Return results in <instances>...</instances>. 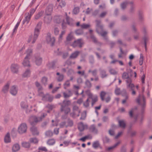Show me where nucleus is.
Wrapping results in <instances>:
<instances>
[{
    "label": "nucleus",
    "instance_id": "1",
    "mask_svg": "<svg viewBox=\"0 0 152 152\" xmlns=\"http://www.w3.org/2000/svg\"><path fill=\"white\" fill-rule=\"evenodd\" d=\"M88 96V98L86 100L83 102V106L86 108H88L89 106V99L92 100L91 105L93 107L95 103L98 101V97L96 95H94L91 93L89 90H87L86 92Z\"/></svg>",
    "mask_w": 152,
    "mask_h": 152
},
{
    "label": "nucleus",
    "instance_id": "2",
    "mask_svg": "<svg viewBox=\"0 0 152 152\" xmlns=\"http://www.w3.org/2000/svg\"><path fill=\"white\" fill-rule=\"evenodd\" d=\"M42 23L39 22L37 24L34 30V34L33 36H30L28 40V42L29 43L31 42L32 44L34 43L37 39L40 30L41 28Z\"/></svg>",
    "mask_w": 152,
    "mask_h": 152
},
{
    "label": "nucleus",
    "instance_id": "3",
    "mask_svg": "<svg viewBox=\"0 0 152 152\" xmlns=\"http://www.w3.org/2000/svg\"><path fill=\"white\" fill-rule=\"evenodd\" d=\"M96 26L98 28L96 30L97 32L103 37L104 39L107 40V38L106 35L107 34V33L106 31H102L103 26L100 25L101 21L100 20H96Z\"/></svg>",
    "mask_w": 152,
    "mask_h": 152
},
{
    "label": "nucleus",
    "instance_id": "4",
    "mask_svg": "<svg viewBox=\"0 0 152 152\" xmlns=\"http://www.w3.org/2000/svg\"><path fill=\"white\" fill-rule=\"evenodd\" d=\"M32 51L31 49H28L26 51V56L22 64L24 66L30 67V64L29 60L32 54Z\"/></svg>",
    "mask_w": 152,
    "mask_h": 152
},
{
    "label": "nucleus",
    "instance_id": "5",
    "mask_svg": "<svg viewBox=\"0 0 152 152\" xmlns=\"http://www.w3.org/2000/svg\"><path fill=\"white\" fill-rule=\"evenodd\" d=\"M46 115V114L43 113L42 115L39 117L36 116H32L30 118V123L31 125H33L35 123H37L42 121V119Z\"/></svg>",
    "mask_w": 152,
    "mask_h": 152
},
{
    "label": "nucleus",
    "instance_id": "6",
    "mask_svg": "<svg viewBox=\"0 0 152 152\" xmlns=\"http://www.w3.org/2000/svg\"><path fill=\"white\" fill-rule=\"evenodd\" d=\"M76 112L79 113L80 112V110L77 106L74 104L72 108V112L70 113V116L74 118L79 116V114H77L76 113Z\"/></svg>",
    "mask_w": 152,
    "mask_h": 152
},
{
    "label": "nucleus",
    "instance_id": "7",
    "mask_svg": "<svg viewBox=\"0 0 152 152\" xmlns=\"http://www.w3.org/2000/svg\"><path fill=\"white\" fill-rule=\"evenodd\" d=\"M46 40L48 43L50 44L51 46H53L55 43V39L54 37H52L51 34L48 33L47 34Z\"/></svg>",
    "mask_w": 152,
    "mask_h": 152
},
{
    "label": "nucleus",
    "instance_id": "8",
    "mask_svg": "<svg viewBox=\"0 0 152 152\" xmlns=\"http://www.w3.org/2000/svg\"><path fill=\"white\" fill-rule=\"evenodd\" d=\"M122 78L124 79H126V86L128 84H130L132 83V80L131 78L129 77L128 74L126 72H124L122 76Z\"/></svg>",
    "mask_w": 152,
    "mask_h": 152
},
{
    "label": "nucleus",
    "instance_id": "9",
    "mask_svg": "<svg viewBox=\"0 0 152 152\" xmlns=\"http://www.w3.org/2000/svg\"><path fill=\"white\" fill-rule=\"evenodd\" d=\"M27 126L26 124L23 123L20 124L18 126V132L20 134H23L25 133L27 130Z\"/></svg>",
    "mask_w": 152,
    "mask_h": 152
},
{
    "label": "nucleus",
    "instance_id": "10",
    "mask_svg": "<svg viewBox=\"0 0 152 152\" xmlns=\"http://www.w3.org/2000/svg\"><path fill=\"white\" fill-rule=\"evenodd\" d=\"M145 99L143 95H140L136 99L137 102L142 107H144L145 105Z\"/></svg>",
    "mask_w": 152,
    "mask_h": 152
},
{
    "label": "nucleus",
    "instance_id": "11",
    "mask_svg": "<svg viewBox=\"0 0 152 152\" xmlns=\"http://www.w3.org/2000/svg\"><path fill=\"white\" fill-rule=\"evenodd\" d=\"M83 44V42L81 39H79L77 40L74 41L73 43L71 45L73 47L78 46L81 48L82 46V45Z\"/></svg>",
    "mask_w": 152,
    "mask_h": 152
},
{
    "label": "nucleus",
    "instance_id": "12",
    "mask_svg": "<svg viewBox=\"0 0 152 152\" xmlns=\"http://www.w3.org/2000/svg\"><path fill=\"white\" fill-rule=\"evenodd\" d=\"M72 33V32H70L67 37L66 40L65 42V43L66 45H71V42L74 38Z\"/></svg>",
    "mask_w": 152,
    "mask_h": 152
},
{
    "label": "nucleus",
    "instance_id": "13",
    "mask_svg": "<svg viewBox=\"0 0 152 152\" xmlns=\"http://www.w3.org/2000/svg\"><path fill=\"white\" fill-rule=\"evenodd\" d=\"M60 110L61 112H63L66 115L70 111V109L68 107H65L63 105H61Z\"/></svg>",
    "mask_w": 152,
    "mask_h": 152
},
{
    "label": "nucleus",
    "instance_id": "14",
    "mask_svg": "<svg viewBox=\"0 0 152 152\" xmlns=\"http://www.w3.org/2000/svg\"><path fill=\"white\" fill-rule=\"evenodd\" d=\"M19 67L16 64H12L11 66V71L13 73H17L18 71Z\"/></svg>",
    "mask_w": 152,
    "mask_h": 152
},
{
    "label": "nucleus",
    "instance_id": "15",
    "mask_svg": "<svg viewBox=\"0 0 152 152\" xmlns=\"http://www.w3.org/2000/svg\"><path fill=\"white\" fill-rule=\"evenodd\" d=\"M53 9V5L51 4L49 5L47 7L45 11L46 14L48 15H51Z\"/></svg>",
    "mask_w": 152,
    "mask_h": 152
},
{
    "label": "nucleus",
    "instance_id": "16",
    "mask_svg": "<svg viewBox=\"0 0 152 152\" xmlns=\"http://www.w3.org/2000/svg\"><path fill=\"white\" fill-rule=\"evenodd\" d=\"M126 87L127 88L129 89L132 91V95H134L136 94V92L134 90L135 86L132 83L130 84H128L126 86Z\"/></svg>",
    "mask_w": 152,
    "mask_h": 152
},
{
    "label": "nucleus",
    "instance_id": "17",
    "mask_svg": "<svg viewBox=\"0 0 152 152\" xmlns=\"http://www.w3.org/2000/svg\"><path fill=\"white\" fill-rule=\"evenodd\" d=\"M52 17L51 15L46 14L44 18V22L47 24L49 23L51 21Z\"/></svg>",
    "mask_w": 152,
    "mask_h": 152
},
{
    "label": "nucleus",
    "instance_id": "18",
    "mask_svg": "<svg viewBox=\"0 0 152 152\" xmlns=\"http://www.w3.org/2000/svg\"><path fill=\"white\" fill-rule=\"evenodd\" d=\"M48 94H44L43 92H39L38 95L42 97V100L44 101H47L48 97Z\"/></svg>",
    "mask_w": 152,
    "mask_h": 152
},
{
    "label": "nucleus",
    "instance_id": "19",
    "mask_svg": "<svg viewBox=\"0 0 152 152\" xmlns=\"http://www.w3.org/2000/svg\"><path fill=\"white\" fill-rule=\"evenodd\" d=\"M67 91V92H64L63 93L64 98H68L73 95V93L70 90H68Z\"/></svg>",
    "mask_w": 152,
    "mask_h": 152
},
{
    "label": "nucleus",
    "instance_id": "20",
    "mask_svg": "<svg viewBox=\"0 0 152 152\" xmlns=\"http://www.w3.org/2000/svg\"><path fill=\"white\" fill-rule=\"evenodd\" d=\"M42 61V58L39 56L35 57V62L37 66L40 65Z\"/></svg>",
    "mask_w": 152,
    "mask_h": 152
},
{
    "label": "nucleus",
    "instance_id": "21",
    "mask_svg": "<svg viewBox=\"0 0 152 152\" xmlns=\"http://www.w3.org/2000/svg\"><path fill=\"white\" fill-rule=\"evenodd\" d=\"M18 92V89L15 86H12L10 90V93L13 95H15Z\"/></svg>",
    "mask_w": 152,
    "mask_h": 152
},
{
    "label": "nucleus",
    "instance_id": "22",
    "mask_svg": "<svg viewBox=\"0 0 152 152\" xmlns=\"http://www.w3.org/2000/svg\"><path fill=\"white\" fill-rule=\"evenodd\" d=\"M100 75L101 77L104 78L106 77L107 76V74L106 73L105 70L103 69H99Z\"/></svg>",
    "mask_w": 152,
    "mask_h": 152
},
{
    "label": "nucleus",
    "instance_id": "23",
    "mask_svg": "<svg viewBox=\"0 0 152 152\" xmlns=\"http://www.w3.org/2000/svg\"><path fill=\"white\" fill-rule=\"evenodd\" d=\"M80 53V52L78 51H75L72 53L69 57L70 58L74 59L76 58Z\"/></svg>",
    "mask_w": 152,
    "mask_h": 152
},
{
    "label": "nucleus",
    "instance_id": "24",
    "mask_svg": "<svg viewBox=\"0 0 152 152\" xmlns=\"http://www.w3.org/2000/svg\"><path fill=\"white\" fill-rule=\"evenodd\" d=\"M90 130L92 132L97 134L98 133V131L97 129L96 128V127L94 125H92L90 128Z\"/></svg>",
    "mask_w": 152,
    "mask_h": 152
},
{
    "label": "nucleus",
    "instance_id": "25",
    "mask_svg": "<svg viewBox=\"0 0 152 152\" xmlns=\"http://www.w3.org/2000/svg\"><path fill=\"white\" fill-rule=\"evenodd\" d=\"M92 147L95 149H96L98 147H100V144L99 141L96 140L94 141L92 144Z\"/></svg>",
    "mask_w": 152,
    "mask_h": 152
},
{
    "label": "nucleus",
    "instance_id": "26",
    "mask_svg": "<svg viewBox=\"0 0 152 152\" xmlns=\"http://www.w3.org/2000/svg\"><path fill=\"white\" fill-rule=\"evenodd\" d=\"M20 149V146L18 144H15L12 148V151L15 152L18 151Z\"/></svg>",
    "mask_w": 152,
    "mask_h": 152
},
{
    "label": "nucleus",
    "instance_id": "27",
    "mask_svg": "<svg viewBox=\"0 0 152 152\" xmlns=\"http://www.w3.org/2000/svg\"><path fill=\"white\" fill-rule=\"evenodd\" d=\"M26 15V16L25 17V19L22 22L23 24H24L25 23L28 24L30 20L31 17L29 16H28L27 15Z\"/></svg>",
    "mask_w": 152,
    "mask_h": 152
},
{
    "label": "nucleus",
    "instance_id": "28",
    "mask_svg": "<svg viewBox=\"0 0 152 152\" xmlns=\"http://www.w3.org/2000/svg\"><path fill=\"white\" fill-rule=\"evenodd\" d=\"M66 23L69 25L70 26L73 25V20L72 18H70L69 17H67L66 18Z\"/></svg>",
    "mask_w": 152,
    "mask_h": 152
},
{
    "label": "nucleus",
    "instance_id": "29",
    "mask_svg": "<svg viewBox=\"0 0 152 152\" xmlns=\"http://www.w3.org/2000/svg\"><path fill=\"white\" fill-rule=\"evenodd\" d=\"M71 101L69 100H64L63 101L62 104L60 103L61 105H63L65 107H68L71 104Z\"/></svg>",
    "mask_w": 152,
    "mask_h": 152
},
{
    "label": "nucleus",
    "instance_id": "30",
    "mask_svg": "<svg viewBox=\"0 0 152 152\" xmlns=\"http://www.w3.org/2000/svg\"><path fill=\"white\" fill-rule=\"evenodd\" d=\"M31 130L34 135H38L39 134L37 128L33 126L31 127Z\"/></svg>",
    "mask_w": 152,
    "mask_h": 152
},
{
    "label": "nucleus",
    "instance_id": "31",
    "mask_svg": "<svg viewBox=\"0 0 152 152\" xmlns=\"http://www.w3.org/2000/svg\"><path fill=\"white\" fill-rule=\"evenodd\" d=\"M4 141L6 143H8L10 142V138L9 133H7L6 135L5 136L4 138Z\"/></svg>",
    "mask_w": 152,
    "mask_h": 152
},
{
    "label": "nucleus",
    "instance_id": "32",
    "mask_svg": "<svg viewBox=\"0 0 152 152\" xmlns=\"http://www.w3.org/2000/svg\"><path fill=\"white\" fill-rule=\"evenodd\" d=\"M120 143V141H118L115 143L112 146L108 148L107 150L108 151H109L110 150L113 149L115 148Z\"/></svg>",
    "mask_w": 152,
    "mask_h": 152
},
{
    "label": "nucleus",
    "instance_id": "33",
    "mask_svg": "<svg viewBox=\"0 0 152 152\" xmlns=\"http://www.w3.org/2000/svg\"><path fill=\"white\" fill-rule=\"evenodd\" d=\"M118 124L119 126L122 128H124L126 126V123L123 120H119Z\"/></svg>",
    "mask_w": 152,
    "mask_h": 152
},
{
    "label": "nucleus",
    "instance_id": "34",
    "mask_svg": "<svg viewBox=\"0 0 152 152\" xmlns=\"http://www.w3.org/2000/svg\"><path fill=\"white\" fill-rule=\"evenodd\" d=\"M85 126L82 122L78 124V128L80 131H83L85 129Z\"/></svg>",
    "mask_w": 152,
    "mask_h": 152
},
{
    "label": "nucleus",
    "instance_id": "35",
    "mask_svg": "<svg viewBox=\"0 0 152 152\" xmlns=\"http://www.w3.org/2000/svg\"><path fill=\"white\" fill-rule=\"evenodd\" d=\"M44 13V11H41L39 12L38 14L35 15V19L36 20H37L42 16Z\"/></svg>",
    "mask_w": 152,
    "mask_h": 152
},
{
    "label": "nucleus",
    "instance_id": "36",
    "mask_svg": "<svg viewBox=\"0 0 152 152\" xmlns=\"http://www.w3.org/2000/svg\"><path fill=\"white\" fill-rule=\"evenodd\" d=\"M37 6L36 7L35 9H31L30 11V13L28 12H27L26 14V15H27L28 16H29L30 17H31V16L33 15V14L34 13L35 11H36L37 8Z\"/></svg>",
    "mask_w": 152,
    "mask_h": 152
},
{
    "label": "nucleus",
    "instance_id": "37",
    "mask_svg": "<svg viewBox=\"0 0 152 152\" xmlns=\"http://www.w3.org/2000/svg\"><path fill=\"white\" fill-rule=\"evenodd\" d=\"M30 75V71L29 69H27L23 73V76L24 77H29Z\"/></svg>",
    "mask_w": 152,
    "mask_h": 152
},
{
    "label": "nucleus",
    "instance_id": "38",
    "mask_svg": "<svg viewBox=\"0 0 152 152\" xmlns=\"http://www.w3.org/2000/svg\"><path fill=\"white\" fill-rule=\"evenodd\" d=\"M130 4V2H129L127 1H126L123 2L121 4V7L122 9L124 10L126 7L127 5L128 4Z\"/></svg>",
    "mask_w": 152,
    "mask_h": 152
},
{
    "label": "nucleus",
    "instance_id": "39",
    "mask_svg": "<svg viewBox=\"0 0 152 152\" xmlns=\"http://www.w3.org/2000/svg\"><path fill=\"white\" fill-rule=\"evenodd\" d=\"M9 85V84L7 83L4 86L2 90V91L4 93H6L8 92Z\"/></svg>",
    "mask_w": 152,
    "mask_h": 152
},
{
    "label": "nucleus",
    "instance_id": "40",
    "mask_svg": "<svg viewBox=\"0 0 152 152\" xmlns=\"http://www.w3.org/2000/svg\"><path fill=\"white\" fill-rule=\"evenodd\" d=\"M20 105L21 107L24 109H26L27 108L28 105L26 102H22L21 103Z\"/></svg>",
    "mask_w": 152,
    "mask_h": 152
},
{
    "label": "nucleus",
    "instance_id": "41",
    "mask_svg": "<svg viewBox=\"0 0 152 152\" xmlns=\"http://www.w3.org/2000/svg\"><path fill=\"white\" fill-rule=\"evenodd\" d=\"M56 62L55 61H53L51 62H49L47 64L48 66L50 68H53Z\"/></svg>",
    "mask_w": 152,
    "mask_h": 152
},
{
    "label": "nucleus",
    "instance_id": "42",
    "mask_svg": "<svg viewBox=\"0 0 152 152\" xmlns=\"http://www.w3.org/2000/svg\"><path fill=\"white\" fill-rule=\"evenodd\" d=\"M22 146L25 148H28L30 147V145L29 142H23L22 143Z\"/></svg>",
    "mask_w": 152,
    "mask_h": 152
},
{
    "label": "nucleus",
    "instance_id": "43",
    "mask_svg": "<svg viewBox=\"0 0 152 152\" xmlns=\"http://www.w3.org/2000/svg\"><path fill=\"white\" fill-rule=\"evenodd\" d=\"M86 87L88 88H90L92 86V84L88 80H86L85 82Z\"/></svg>",
    "mask_w": 152,
    "mask_h": 152
},
{
    "label": "nucleus",
    "instance_id": "44",
    "mask_svg": "<svg viewBox=\"0 0 152 152\" xmlns=\"http://www.w3.org/2000/svg\"><path fill=\"white\" fill-rule=\"evenodd\" d=\"M45 135L46 137H50L53 136V133L52 131L50 130H48L45 132Z\"/></svg>",
    "mask_w": 152,
    "mask_h": 152
},
{
    "label": "nucleus",
    "instance_id": "45",
    "mask_svg": "<svg viewBox=\"0 0 152 152\" xmlns=\"http://www.w3.org/2000/svg\"><path fill=\"white\" fill-rule=\"evenodd\" d=\"M88 72L89 73L91 72L92 75L94 77H96L97 75V70L96 69H95L92 71L91 69H89Z\"/></svg>",
    "mask_w": 152,
    "mask_h": 152
},
{
    "label": "nucleus",
    "instance_id": "46",
    "mask_svg": "<svg viewBox=\"0 0 152 152\" xmlns=\"http://www.w3.org/2000/svg\"><path fill=\"white\" fill-rule=\"evenodd\" d=\"M65 33V31H63L61 32V34H60L58 39L59 42H61L62 39V36Z\"/></svg>",
    "mask_w": 152,
    "mask_h": 152
},
{
    "label": "nucleus",
    "instance_id": "47",
    "mask_svg": "<svg viewBox=\"0 0 152 152\" xmlns=\"http://www.w3.org/2000/svg\"><path fill=\"white\" fill-rule=\"evenodd\" d=\"M59 126L61 128H63L64 127L67 128L68 127V126H67L66 122L65 121H63L61 122L59 124Z\"/></svg>",
    "mask_w": 152,
    "mask_h": 152
},
{
    "label": "nucleus",
    "instance_id": "48",
    "mask_svg": "<svg viewBox=\"0 0 152 152\" xmlns=\"http://www.w3.org/2000/svg\"><path fill=\"white\" fill-rule=\"evenodd\" d=\"M102 140L104 143H107L110 142L109 138L107 136H105L102 138Z\"/></svg>",
    "mask_w": 152,
    "mask_h": 152
},
{
    "label": "nucleus",
    "instance_id": "49",
    "mask_svg": "<svg viewBox=\"0 0 152 152\" xmlns=\"http://www.w3.org/2000/svg\"><path fill=\"white\" fill-rule=\"evenodd\" d=\"M29 141L31 143L34 144L37 143L38 142V140L36 138H31L29 140Z\"/></svg>",
    "mask_w": 152,
    "mask_h": 152
},
{
    "label": "nucleus",
    "instance_id": "50",
    "mask_svg": "<svg viewBox=\"0 0 152 152\" xmlns=\"http://www.w3.org/2000/svg\"><path fill=\"white\" fill-rule=\"evenodd\" d=\"M55 140L53 139H50L47 141V143L49 145H53L55 143Z\"/></svg>",
    "mask_w": 152,
    "mask_h": 152
},
{
    "label": "nucleus",
    "instance_id": "51",
    "mask_svg": "<svg viewBox=\"0 0 152 152\" xmlns=\"http://www.w3.org/2000/svg\"><path fill=\"white\" fill-rule=\"evenodd\" d=\"M90 25L89 24L83 23L80 26L83 29H87L90 27Z\"/></svg>",
    "mask_w": 152,
    "mask_h": 152
},
{
    "label": "nucleus",
    "instance_id": "52",
    "mask_svg": "<svg viewBox=\"0 0 152 152\" xmlns=\"http://www.w3.org/2000/svg\"><path fill=\"white\" fill-rule=\"evenodd\" d=\"M106 94V93L104 91H102L100 94V96L102 101L104 100V97Z\"/></svg>",
    "mask_w": 152,
    "mask_h": 152
},
{
    "label": "nucleus",
    "instance_id": "53",
    "mask_svg": "<svg viewBox=\"0 0 152 152\" xmlns=\"http://www.w3.org/2000/svg\"><path fill=\"white\" fill-rule=\"evenodd\" d=\"M115 94L118 95H120L121 92V91L120 88L116 87L115 90Z\"/></svg>",
    "mask_w": 152,
    "mask_h": 152
},
{
    "label": "nucleus",
    "instance_id": "54",
    "mask_svg": "<svg viewBox=\"0 0 152 152\" xmlns=\"http://www.w3.org/2000/svg\"><path fill=\"white\" fill-rule=\"evenodd\" d=\"M79 12V9L78 7H75L73 10V13L75 14H78Z\"/></svg>",
    "mask_w": 152,
    "mask_h": 152
},
{
    "label": "nucleus",
    "instance_id": "55",
    "mask_svg": "<svg viewBox=\"0 0 152 152\" xmlns=\"http://www.w3.org/2000/svg\"><path fill=\"white\" fill-rule=\"evenodd\" d=\"M109 72L111 74L113 75H116L117 73V72L113 69H110L109 70Z\"/></svg>",
    "mask_w": 152,
    "mask_h": 152
},
{
    "label": "nucleus",
    "instance_id": "56",
    "mask_svg": "<svg viewBox=\"0 0 152 152\" xmlns=\"http://www.w3.org/2000/svg\"><path fill=\"white\" fill-rule=\"evenodd\" d=\"M70 85V84L69 82V80H68L66 81L65 83L64 84V88L66 89L67 87L69 86Z\"/></svg>",
    "mask_w": 152,
    "mask_h": 152
},
{
    "label": "nucleus",
    "instance_id": "57",
    "mask_svg": "<svg viewBox=\"0 0 152 152\" xmlns=\"http://www.w3.org/2000/svg\"><path fill=\"white\" fill-rule=\"evenodd\" d=\"M35 85L37 87H39V88H38V94H39V92H42L41 91H40V90L42 89V87H41L40 84L37 82L35 83Z\"/></svg>",
    "mask_w": 152,
    "mask_h": 152
},
{
    "label": "nucleus",
    "instance_id": "58",
    "mask_svg": "<svg viewBox=\"0 0 152 152\" xmlns=\"http://www.w3.org/2000/svg\"><path fill=\"white\" fill-rule=\"evenodd\" d=\"M47 80L48 79L47 77H43L41 81L43 84L45 85L47 83Z\"/></svg>",
    "mask_w": 152,
    "mask_h": 152
},
{
    "label": "nucleus",
    "instance_id": "59",
    "mask_svg": "<svg viewBox=\"0 0 152 152\" xmlns=\"http://www.w3.org/2000/svg\"><path fill=\"white\" fill-rule=\"evenodd\" d=\"M76 34L77 35H80L83 33V31L82 29H78L75 31Z\"/></svg>",
    "mask_w": 152,
    "mask_h": 152
},
{
    "label": "nucleus",
    "instance_id": "60",
    "mask_svg": "<svg viewBox=\"0 0 152 152\" xmlns=\"http://www.w3.org/2000/svg\"><path fill=\"white\" fill-rule=\"evenodd\" d=\"M64 76L62 74L60 75L57 78V80L59 82L61 81L64 79Z\"/></svg>",
    "mask_w": 152,
    "mask_h": 152
},
{
    "label": "nucleus",
    "instance_id": "61",
    "mask_svg": "<svg viewBox=\"0 0 152 152\" xmlns=\"http://www.w3.org/2000/svg\"><path fill=\"white\" fill-rule=\"evenodd\" d=\"M89 62L93 64L94 62V57L92 56H91L89 57Z\"/></svg>",
    "mask_w": 152,
    "mask_h": 152
},
{
    "label": "nucleus",
    "instance_id": "62",
    "mask_svg": "<svg viewBox=\"0 0 152 152\" xmlns=\"http://www.w3.org/2000/svg\"><path fill=\"white\" fill-rule=\"evenodd\" d=\"M59 32V30L58 28L56 27L54 28L53 30L54 34L55 35H57L58 34Z\"/></svg>",
    "mask_w": 152,
    "mask_h": 152
},
{
    "label": "nucleus",
    "instance_id": "63",
    "mask_svg": "<svg viewBox=\"0 0 152 152\" xmlns=\"http://www.w3.org/2000/svg\"><path fill=\"white\" fill-rule=\"evenodd\" d=\"M66 4L65 2L64 1H62L59 3V6L61 7V8L64 7Z\"/></svg>",
    "mask_w": 152,
    "mask_h": 152
},
{
    "label": "nucleus",
    "instance_id": "64",
    "mask_svg": "<svg viewBox=\"0 0 152 152\" xmlns=\"http://www.w3.org/2000/svg\"><path fill=\"white\" fill-rule=\"evenodd\" d=\"M53 99V96H50L49 94H48V97L47 101H48L50 102H52Z\"/></svg>",
    "mask_w": 152,
    "mask_h": 152
}]
</instances>
